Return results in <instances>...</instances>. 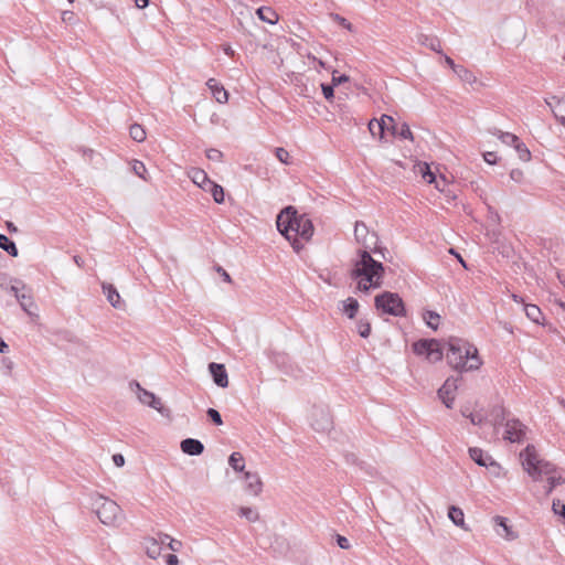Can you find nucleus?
I'll list each match as a JSON object with an SVG mask.
<instances>
[{
  "label": "nucleus",
  "mask_w": 565,
  "mask_h": 565,
  "mask_svg": "<svg viewBox=\"0 0 565 565\" xmlns=\"http://www.w3.org/2000/svg\"><path fill=\"white\" fill-rule=\"evenodd\" d=\"M276 225L279 233L291 244L295 252L299 253L303 245L302 241H310L315 227L307 214H299L292 205L284 207L276 217Z\"/></svg>",
  "instance_id": "nucleus-1"
},
{
  "label": "nucleus",
  "mask_w": 565,
  "mask_h": 565,
  "mask_svg": "<svg viewBox=\"0 0 565 565\" xmlns=\"http://www.w3.org/2000/svg\"><path fill=\"white\" fill-rule=\"evenodd\" d=\"M447 345L446 358L449 365L455 370L472 371L481 365L477 348L469 342L459 338H451Z\"/></svg>",
  "instance_id": "nucleus-2"
},
{
  "label": "nucleus",
  "mask_w": 565,
  "mask_h": 565,
  "mask_svg": "<svg viewBox=\"0 0 565 565\" xmlns=\"http://www.w3.org/2000/svg\"><path fill=\"white\" fill-rule=\"evenodd\" d=\"M373 252L367 249H358L356 258L353 260L350 277L352 279L362 278L369 282L383 284L385 268L382 262L372 257Z\"/></svg>",
  "instance_id": "nucleus-3"
},
{
  "label": "nucleus",
  "mask_w": 565,
  "mask_h": 565,
  "mask_svg": "<svg viewBox=\"0 0 565 565\" xmlns=\"http://www.w3.org/2000/svg\"><path fill=\"white\" fill-rule=\"evenodd\" d=\"M521 458L523 459V468L527 471L534 481L540 480L543 476L547 478L551 475L557 472V468L554 463L541 459L537 456L534 446H526L524 451L521 452Z\"/></svg>",
  "instance_id": "nucleus-4"
},
{
  "label": "nucleus",
  "mask_w": 565,
  "mask_h": 565,
  "mask_svg": "<svg viewBox=\"0 0 565 565\" xmlns=\"http://www.w3.org/2000/svg\"><path fill=\"white\" fill-rule=\"evenodd\" d=\"M93 509L99 521L107 526H119L125 520L122 509L106 497L98 495L95 498Z\"/></svg>",
  "instance_id": "nucleus-5"
},
{
  "label": "nucleus",
  "mask_w": 565,
  "mask_h": 565,
  "mask_svg": "<svg viewBox=\"0 0 565 565\" xmlns=\"http://www.w3.org/2000/svg\"><path fill=\"white\" fill-rule=\"evenodd\" d=\"M374 306L385 315L405 317L406 308L403 299L396 292L383 291L374 298Z\"/></svg>",
  "instance_id": "nucleus-6"
},
{
  "label": "nucleus",
  "mask_w": 565,
  "mask_h": 565,
  "mask_svg": "<svg viewBox=\"0 0 565 565\" xmlns=\"http://www.w3.org/2000/svg\"><path fill=\"white\" fill-rule=\"evenodd\" d=\"M354 236L356 242L362 245L360 249H367L370 252H373V254L375 255H381L384 260L387 259V248L377 245L379 237L376 233L373 232L372 234H370L366 225L363 222L355 223Z\"/></svg>",
  "instance_id": "nucleus-7"
},
{
  "label": "nucleus",
  "mask_w": 565,
  "mask_h": 565,
  "mask_svg": "<svg viewBox=\"0 0 565 565\" xmlns=\"http://www.w3.org/2000/svg\"><path fill=\"white\" fill-rule=\"evenodd\" d=\"M131 387H136L138 391V399L140 403L148 405L156 411H158L162 416H170V409L164 407L161 404V401L159 397H157L152 392H149L140 386V384L137 381H132L130 383Z\"/></svg>",
  "instance_id": "nucleus-8"
},
{
  "label": "nucleus",
  "mask_w": 565,
  "mask_h": 565,
  "mask_svg": "<svg viewBox=\"0 0 565 565\" xmlns=\"http://www.w3.org/2000/svg\"><path fill=\"white\" fill-rule=\"evenodd\" d=\"M15 285L10 287V291L15 297L17 301L20 303L23 311H25L29 316H33L34 312L32 308H36L34 305L32 295L26 289V286L22 281H15Z\"/></svg>",
  "instance_id": "nucleus-9"
},
{
  "label": "nucleus",
  "mask_w": 565,
  "mask_h": 565,
  "mask_svg": "<svg viewBox=\"0 0 565 565\" xmlns=\"http://www.w3.org/2000/svg\"><path fill=\"white\" fill-rule=\"evenodd\" d=\"M504 438L511 443L522 441L526 427L519 419H508L504 424Z\"/></svg>",
  "instance_id": "nucleus-10"
},
{
  "label": "nucleus",
  "mask_w": 565,
  "mask_h": 565,
  "mask_svg": "<svg viewBox=\"0 0 565 565\" xmlns=\"http://www.w3.org/2000/svg\"><path fill=\"white\" fill-rule=\"evenodd\" d=\"M470 458L481 467L500 469V465L495 462L490 455L484 452L481 448L470 447L469 448Z\"/></svg>",
  "instance_id": "nucleus-11"
},
{
  "label": "nucleus",
  "mask_w": 565,
  "mask_h": 565,
  "mask_svg": "<svg viewBox=\"0 0 565 565\" xmlns=\"http://www.w3.org/2000/svg\"><path fill=\"white\" fill-rule=\"evenodd\" d=\"M458 379L449 377L445 381L443 386L438 390V396L447 408L452 407L454 395L452 393L457 390Z\"/></svg>",
  "instance_id": "nucleus-12"
},
{
  "label": "nucleus",
  "mask_w": 565,
  "mask_h": 565,
  "mask_svg": "<svg viewBox=\"0 0 565 565\" xmlns=\"http://www.w3.org/2000/svg\"><path fill=\"white\" fill-rule=\"evenodd\" d=\"M209 371L213 379V382L222 388L228 386V375L224 364L211 362L209 364Z\"/></svg>",
  "instance_id": "nucleus-13"
},
{
  "label": "nucleus",
  "mask_w": 565,
  "mask_h": 565,
  "mask_svg": "<svg viewBox=\"0 0 565 565\" xmlns=\"http://www.w3.org/2000/svg\"><path fill=\"white\" fill-rule=\"evenodd\" d=\"M181 450L189 456H200L204 451V445L201 440L194 438H185L180 444Z\"/></svg>",
  "instance_id": "nucleus-14"
},
{
  "label": "nucleus",
  "mask_w": 565,
  "mask_h": 565,
  "mask_svg": "<svg viewBox=\"0 0 565 565\" xmlns=\"http://www.w3.org/2000/svg\"><path fill=\"white\" fill-rule=\"evenodd\" d=\"M206 86L217 103L224 104L228 100L227 90L215 78H209Z\"/></svg>",
  "instance_id": "nucleus-15"
},
{
  "label": "nucleus",
  "mask_w": 565,
  "mask_h": 565,
  "mask_svg": "<svg viewBox=\"0 0 565 565\" xmlns=\"http://www.w3.org/2000/svg\"><path fill=\"white\" fill-rule=\"evenodd\" d=\"M417 42L420 45L427 46L428 49H430L431 51H434L438 54L443 53L440 41L436 35H428V34L419 33L417 35Z\"/></svg>",
  "instance_id": "nucleus-16"
},
{
  "label": "nucleus",
  "mask_w": 565,
  "mask_h": 565,
  "mask_svg": "<svg viewBox=\"0 0 565 565\" xmlns=\"http://www.w3.org/2000/svg\"><path fill=\"white\" fill-rule=\"evenodd\" d=\"M246 490L254 495L262 491L263 482L257 473L245 472Z\"/></svg>",
  "instance_id": "nucleus-17"
},
{
  "label": "nucleus",
  "mask_w": 565,
  "mask_h": 565,
  "mask_svg": "<svg viewBox=\"0 0 565 565\" xmlns=\"http://www.w3.org/2000/svg\"><path fill=\"white\" fill-rule=\"evenodd\" d=\"M190 178L198 186H200L204 191H207L210 183H212V180H210L206 172L198 168L191 170Z\"/></svg>",
  "instance_id": "nucleus-18"
},
{
  "label": "nucleus",
  "mask_w": 565,
  "mask_h": 565,
  "mask_svg": "<svg viewBox=\"0 0 565 565\" xmlns=\"http://www.w3.org/2000/svg\"><path fill=\"white\" fill-rule=\"evenodd\" d=\"M143 546L146 550V554L150 558L156 559L157 557L160 556L162 547H161V543H159V541L157 539L146 537L143 540Z\"/></svg>",
  "instance_id": "nucleus-19"
},
{
  "label": "nucleus",
  "mask_w": 565,
  "mask_h": 565,
  "mask_svg": "<svg viewBox=\"0 0 565 565\" xmlns=\"http://www.w3.org/2000/svg\"><path fill=\"white\" fill-rule=\"evenodd\" d=\"M420 172L423 174V178L428 183H435V186L439 191H444V186L446 185V179L441 177V180L438 181L435 173L430 170L429 166L427 163L424 164V168L420 169Z\"/></svg>",
  "instance_id": "nucleus-20"
},
{
  "label": "nucleus",
  "mask_w": 565,
  "mask_h": 565,
  "mask_svg": "<svg viewBox=\"0 0 565 565\" xmlns=\"http://www.w3.org/2000/svg\"><path fill=\"white\" fill-rule=\"evenodd\" d=\"M396 125L393 117L388 115H383L380 120L373 119V126H376L379 131V137L382 139L384 137L385 130H390L392 132V126Z\"/></svg>",
  "instance_id": "nucleus-21"
},
{
  "label": "nucleus",
  "mask_w": 565,
  "mask_h": 565,
  "mask_svg": "<svg viewBox=\"0 0 565 565\" xmlns=\"http://www.w3.org/2000/svg\"><path fill=\"white\" fill-rule=\"evenodd\" d=\"M103 291L113 307L121 308L120 296L113 285L103 284Z\"/></svg>",
  "instance_id": "nucleus-22"
},
{
  "label": "nucleus",
  "mask_w": 565,
  "mask_h": 565,
  "mask_svg": "<svg viewBox=\"0 0 565 565\" xmlns=\"http://www.w3.org/2000/svg\"><path fill=\"white\" fill-rule=\"evenodd\" d=\"M523 310L526 315V317L533 321L534 323H537V324H543V313L540 309V307H537L536 305H533V303H526L524 305L523 307Z\"/></svg>",
  "instance_id": "nucleus-23"
},
{
  "label": "nucleus",
  "mask_w": 565,
  "mask_h": 565,
  "mask_svg": "<svg viewBox=\"0 0 565 565\" xmlns=\"http://www.w3.org/2000/svg\"><path fill=\"white\" fill-rule=\"evenodd\" d=\"M437 344V340L435 339H420L413 343V351L417 355H426L431 345Z\"/></svg>",
  "instance_id": "nucleus-24"
},
{
  "label": "nucleus",
  "mask_w": 565,
  "mask_h": 565,
  "mask_svg": "<svg viewBox=\"0 0 565 565\" xmlns=\"http://www.w3.org/2000/svg\"><path fill=\"white\" fill-rule=\"evenodd\" d=\"M257 17L269 24H275L278 21V14L270 7H260L256 11Z\"/></svg>",
  "instance_id": "nucleus-25"
},
{
  "label": "nucleus",
  "mask_w": 565,
  "mask_h": 565,
  "mask_svg": "<svg viewBox=\"0 0 565 565\" xmlns=\"http://www.w3.org/2000/svg\"><path fill=\"white\" fill-rule=\"evenodd\" d=\"M448 518L451 522L459 527L466 529L465 526V514L463 511L456 505H451L448 509Z\"/></svg>",
  "instance_id": "nucleus-26"
},
{
  "label": "nucleus",
  "mask_w": 565,
  "mask_h": 565,
  "mask_svg": "<svg viewBox=\"0 0 565 565\" xmlns=\"http://www.w3.org/2000/svg\"><path fill=\"white\" fill-rule=\"evenodd\" d=\"M320 415H321L320 419H315L312 422V427L315 430H318V431H327V430H329V428L332 425L331 417L328 413H326L322 409L320 411Z\"/></svg>",
  "instance_id": "nucleus-27"
},
{
  "label": "nucleus",
  "mask_w": 565,
  "mask_h": 565,
  "mask_svg": "<svg viewBox=\"0 0 565 565\" xmlns=\"http://www.w3.org/2000/svg\"><path fill=\"white\" fill-rule=\"evenodd\" d=\"M456 75L459 77V79L466 84L473 85L478 83L477 77L473 75V73L466 68L465 66L460 65L455 68Z\"/></svg>",
  "instance_id": "nucleus-28"
},
{
  "label": "nucleus",
  "mask_w": 565,
  "mask_h": 565,
  "mask_svg": "<svg viewBox=\"0 0 565 565\" xmlns=\"http://www.w3.org/2000/svg\"><path fill=\"white\" fill-rule=\"evenodd\" d=\"M490 417L494 426L504 425L507 418V411L501 405L493 406L490 412Z\"/></svg>",
  "instance_id": "nucleus-29"
},
{
  "label": "nucleus",
  "mask_w": 565,
  "mask_h": 565,
  "mask_svg": "<svg viewBox=\"0 0 565 565\" xmlns=\"http://www.w3.org/2000/svg\"><path fill=\"white\" fill-rule=\"evenodd\" d=\"M0 248L12 257H17L19 255L15 243L4 234H0Z\"/></svg>",
  "instance_id": "nucleus-30"
},
{
  "label": "nucleus",
  "mask_w": 565,
  "mask_h": 565,
  "mask_svg": "<svg viewBox=\"0 0 565 565\" xmlns=\"http://www.w3.org/2000/svg\"><path fill=\"white\" fill-rule=\"evenodd\" d=\"M359 310V302L356 299L349 297L343 301V312L348 318L353 319Z\"/></svg>",
  "instance_id": "nucleus-31"
},
{
  "label": "nucleus",
  "mask_w": 565,
  "mask_h": 565,
  "mask_svg": "<svg viewBox=\"0 0 565 565\" xmlns=\"http://www.w3.org/2000/svg\"><path fill=\"white\" fill-rule=\"evenodd\" d=\"M392 134L394 136H398L399 138H403V139H408V140L414 139L413 132L411 131V128L406 122H403L401 126L393 125Z\"/></svg>",
  "instance_id": "nucleus-32"
},
{
  "label": "nucleus",
  "mask_w": 565,
  "mask_h": 565,
  "mask_svg": "<svg viewBox=\"0 0 565 565\" xmlns=\"http://www.w3.org/2000/svg\"><path fill=\"white\" fill-rule=\"evenodd\" d=\"M228 465L237 472H241L245 468L244 457L241 452H233L228 458Z\"/></svg>",
  "instance_id": "nucleus-33"
},
{
  "label": "nucleus",
  "mask_w": 565,
  "mask_h": 565,
  "mask_svg": "<svg viewBox=\"0 0 565 565\" xmlns=\"http://www.w3.org/2000/svg\"><path fill=\"white\" fill-rule=\"evenodd\" d=\"M493 135L497 136L504 145L513 146L520 140L518 136L511 132H503L499 129L493 131Z\"/></svg>",
  "instance_id": "nucleus-34"
},
{
  "label": "nucleus",
  "mask_w": 565,
  "mask_h": 565,
  "mask_svg": "<svg viewBox=\"0 0 565 565\" xmlns=\"http://www.w3.org/2000/svg\"><path fill=\"white\" fill-rule=\"evenodd\" d=\"M494 522L498 526L502 527L503 532H504V536L508 539V540H513L516 537V535L514 534V532L511 530V526L508 524V519L504 518V516H495L494 518Z\"/></svg>",
  "instance_id": "nucleus-35"
},
{
  "label": "nucleus",
  "mask_w": 565,
  "mask_h": 565,
  "mask_svg": "<svg viewBox=\"0 0 565 565\" xmlns=\"http://www.w3.org/2000/svg\"><path fill=\"white\" fill-rule=\"evenodd\" d=\"M423 319L425 320L426 324L429 328H431L433 330H437L440 321V316L437 312L427 310L424 312Z\"/></svg>",
  "instance_id": "nucleus-36"
},
{
  "label": "nucleus",
  "mask_w": 565,
  "mask_h": 565,
  "mask_svg": "<svg viewBox=\"0 0 565 565\" xmlns=\"http://www.w3.org/2000/svg\"><path fill=\"white\" fill-rule=\"evenodd\" d=\"M207 191L211 192L216 203L221 204L224 202V189L222 185L212 181V183H210V186L207 188Z\"/></svg>",
  "instance_id": "nucleus-37"
},
{
  "label": "nucleus",
  "mask_w": 565,
  "mask_h": 565,
  "mask_svg": "<svg viewBox=\"0 0 565 565\" xmlns=\"http://www.w3.org/2000/svg\"><path fill=\"white\" fill-rule=\"evenodd\" d=\"M129 134L130 137L137 142H141L146 139V131L142 128V126L138 124H134L130 126Z\"/></svg>",
  "instance_id": "nucleus-38"
},
{
  "label": "nucleus",
  "mask_w": 565,
  "mask_h": 565,
  "mask_svg": "<svg viewBox=\"0 0 565 565\" xmlns=\"http://www.w3.org/2000/svg\"><path fill=\"white\" fill-rule=\"evenodd\" d=\"M443 349L440 348L439 342L437 341V344L430 347L426 358L430 362H438L443 359Z\"/></svg>",
  "instance_id": "nucleus-39"
},
{
  "label": "nucleus",
  "mask_w": 565,
  "mask_h": 565,
  "mask_svg": "<svg viewBox=\"0 0 565 565\" xmlns=\"http://www.w3.org/2000/svg\"><path fill=\"white\" fill-rule=\"evenodd\" d=\"M514 149L515 151L518 152L519 154V158L522 160V161H529L531 159V152L529 150V148L526 147V145L524 142H522L521 140H519L515 145H514Z\"/></svg>",
  "instance_id": "nucleus-40"
},
{
  "label": "nucleus",
  "mask_w": 565,
  "mask_h": 565,
  "mask_svg": "<svg viewBox=\"0 0 565 565\" xmlns=\"http://www.w3.org/2000/svg\"><path fill=\"white\" fill-rule=\"evenodd\" d=\"M358 281L356 289L361 292L367 294L371 289H377L382 286L379 282H369L366 280H362V278L355 279Z\"/></svg>",
  "instance_id": "nucleus-41"
},
{
  "label": "nucleus",
  "mask_w": 565,
  "mask_h": 565,
  "mask_svg": "<svg viewBox=\"0 0 565 565\" xmlns=\"http://www.w3.org/2000/svg\"><path fill=\"white\" fill-rule=\"evenodd\" d=\"M547 483H548V487L546 489V494H550L556 486L565 483V478H563L561 475H557V472H555V473L551 475L550 477H547Z\"/></svg>",
  "instance_id": "nucleus-42"
},
{
  "label": "nucleus",
  "mask_w": 565,
  "mask_h": 565,
  "mask_svg": "<svg viewBox=\"0 0 565 565\" xmlns=\"http://www.w3.org/2000/svg\"><path fill=\"white\" fill-rule=\"evenodd\" d=\"M546 104L550 106L556 118H558L557 107L564 106L565 108V102L559 99L557 96H551L550 99H546Z\"/></svg>",
  "instance_id": "nucleus-43"
},
{
  "label": "nucleus",
  "mask_w": 565,
  "mask_h": 565,
  "mask_svg": "<svg viewBox=\"0 0 565 565\" xmlns=\"http://www.w3.org/2000/svg\"><path fill=\"white\" fill-rule=\"evenodd\" d=\"M239 515L246 518L249 522H255L258 520V513L252 508H241Z\"/></svg>",
  "instance_id": "nucleus-44"
},
{
  "label": "nucleus",
  "mask_w": 565,
  "mask_h": 565,
  "mask_svg": "<svg viewBox=\"0 0 565 565\" xmlns=\"http://www.w3.org/2000/svg\"><path fill=\"white\" fill-rule=\"evenodd\" d=\"M132 170L136 175H138L139 178H141L143 180H147V178H146L147 169L141 161L135 160L132 163Z\"/></svg>",
  "instance_id": "nucleus-45"
},
{
  "label": "nucleus",
  "mask_w": 565,
  "mask_h": 565,
  "mask_svg": "<svg viewBox=\"0 0 565 565\" xmlns=\"http://www.w3.org/2000/svg\"><path fill=\"white\" fill-rule=\"evenodd\" d=\"M206 415L215 425L220 426L223 424L222 416L217 409L210 407L206 411Z\"/></svg>",
  "instance_id": "nucleus-46"
},
{
  "label": "nucleus",
  "mask_w": 565,
  "mask_h": 565,
  "mask_svg": "<svg viewBox=\"0 0 565 565\" xmlns=\"http://www.w3.org/2000/svg\"><path fill=\"white\" fill-rule=\"evenodd\" d=\"M358 332L362 338H367L371 333V324L367 321L360 320L358 322Z\"/></svg>",
  "instance_id": "nucleus-47"
},
{
  "label": "nucleus",
  "mask_w": 565,
  "mask_h": 565,
  "mask_svg": "<svg viewBox=\"0 0 565 565\" xmlns=\"http://www.w3.org/2000/svg\"><path fill=\"white\" fill-rule=\"evenodd\" d=\"M275 152H276V157H277V159H278L281 163H285V164H289V163H290V162H289V158H290V156H289V152H288L286 149H284V148H280V147H279V148H276V151H275Z\"/></svg>",
  "instance_id": "nucleus-48"
},
{
  "label": "nucleus",
  "mask_w": 565,
  "mask_h": 565,
  "mask_svg": "<svg viewBox=\"0 0 565 565\" xmlns=\"http://www.w3.org/2000/svg\"><path fill=\"white\" fill-rule=\"evenodd\" d=\"M322 94L326 99L331 100L334 97V85L333 84H321Z\"/></svg>",
  "instance_id": "nucleus-49"
},
{
  "label": "nucleus",
  "mask_w": 565,
  "mask_h": 565,
  "mask_svg": "<svg viewBox=\"0 0 565 565\" xmlns=\"http://www.w3.org/2000/svg\"><path fill=\"white\" fill-rule=\"evenodd\" d=\"M206 157L212 161H221L223 158V153L222 151L212 148L206 151Z\"/></svg>",
  "instance_id": "nucleus-50"
},
{
  "label": "nucleus",
  "mask_w": 565,
  "mask_h": 565,
  "mask_svg": "<svg viewBox=\"0 0 565 565\" xmlns=\"http://www.w3.org/2000/svg\"><path fill=\"white\" fill-rule=\"evenodd\" d=\"M553 511L565 518V503H562L561 500H553Z\"/></svg>",
  "instance_id": "nucleus-51"
},
{
  "label": "nucleus",
  "mask_w": 565,
  "mask_h": 565,
  "mask_svg": "<svg viewBox=\"0 0 565 565\" xmlns=\"http://www.w3.org/2000/svg\"><path fill=\"white\" fill-rule=\"evenodd\" d=\"M167 546L169 550L173 552H179L182 547V542L171 537L170 541L167 543Z\"/></svg>",
  "instance_id": "nucleus-52"
},
{
  "label": "nucleus",
  "mask_w": 565,
  "mask_h": 565,
  "mask_svg": "<svg viewBox=\"0 0 565 565\" xmlns=\"http://www.w3.org/2000/svg\"><path fill=\"white\" fill-rule=\"evenodd\" d=\"M484 161L489 164H494L498 161V156L495 152L488 151L483 154Z\"/></svg>",
  "instance_id": "nucleus-53"
},
{
  "label": "nucleus",
  "mask_w": 565,
  "mask_h": 565,
  "mask_svg": "<svg viewBox=\"0 0 565 565\" xmlns=\"http://www.w3.org/2000/svg\"><path fill=\"white\" fill-rule=\"evenodd\" d=\"M337 544L343 550L350 548L349 540L340 534L337 535Z\"/></svg>",
  "instance_id": "nucleus-54"
},
{
  "label": "nucleus",
  "mask_w": 565,
  "mask_h": 565,
  "mask_svg": "<svg viewBox=\"0 0 565 565\" xmlns=\"http://www.w3.org/2000/svg\"><path fill=\"white\" fill-rule=\"evenodd\" d=\"M510 178L515 182H521L523 179V171L520 169H513L510 172Z\"/></svg>",
  "instance_id": "nucleus-55"
},
{
  "label": "nucleus",
  "mask_w": 565,
  "mask_h": 565,
  "mask_svg": "<svg viewBox=\"0 0 565 565\" xmlns=\"http://www.w3.org/2000/svg\"><path fill=\"white\" fill-rule=\"evenodd\" d=\"M215 270L221 275L224 281L232 282L230 274L220 265L215 266Z\"/></svg>",
  "instance_id": "nucleus-56"
},
{
  "label": "nucleus",
  "mask_w": 565,
  "mask_h": 565,
  "mask_svg": "<svg viewBox=\"0 0 565 565\" xmlns=\"http://www.w3.org/2000/svg\"><path fill=\"white\" fill-rule=\"evenodd\" d=\"M348 81H349V76H348V75H345V74H342V75H340V76H335V75L333 74V76H332V84H333L334 86H338V85H340V84H342V83H345V82H348Z\"/></svg>",
  "instance_id": "nucleus-57"
},
{
  "label": "nucleus",
  "mask_w": 565,
  "mask_h": 565,
  "mask_svg": "<svg viewBox=\"0 0 565 565\" xmlns=\"http://www.w3.org/2000/svg\"><path fill=\"white\" fill-rule=\"evenodd\" d=\"M113 461L115 466L122 467L125 465V457L121 454H115L113 456Z\"/></svg>",
  "instance_id": "nucleus-58"
},
{
  "label": "nucleus",
  "mask_w": 565,
  "mask_h": 565,
  "mask_svg": "<svg viewBox=\"0 0 565 565\" xmlns=\"http://www.w3.org/2000/svg\"><path fill=\"white\" fill-rule=\"evenodd\" d=\"M166 563H167V565H178L179 564V558L174 554H168L166 556Z\"/></svg>",
  "instance_id": "nucleus-59"
},
{
  "label": "nucleus",
  "mask_w": 565,
  "mask_h": 565,
  "mask_svg": "<svg viewBox=\"0 0 565 565\" xmlns=\"http://www.w3.org/2000/svg\"><path fill=\"white\" fill-rule=\"evenodd\" d=\"M469 418H470V422L473 424V425H481L482 423V416L480 414H470L469 415Z\"/></svg>",
  "instance_id": "nucleus-60"
},
{
  "label": "nucleus",
  "mask_w": 565,
  "mask_h": 565,
  "mask_svg": "<svg viewBox=\"0 0 565 565\" xmlns=\"http://www.w3.org/2000/svg\"><path fill=\"white\" fill-rule=\"evenodd\" d=\"M333 17H334V20H337L341 25H343L344 28H347L349 30L351 29V23L348 22L347 19L340 17L339 14H334Z\"/></svg>",
  "instance_id": "nucleus-61"
},
{
  "label": "nucleus",
  "mask_w": 565,
  "mask_h": 565,
  "mask_svg": "<svg viewBox=\"0 0 565 565\" xmlns=\"http://www.w3.org/2000/svg\"><path fill=\"white\" fill-rule=\"evenodd\" d=\"M171 536L166 533H159V537L157 539L159 543H161V546L167 544L170 541Z\"/></svg>",
  "instance_id": "nucleus-62"
},
{
  "label": "nucleus",
  "mask_w": 565,
  "mask_h": 565,
  "mask_svg": "<svg viewBox=\"0 0 565 565\" xmlns=\"http://www.w3.org/2000/svg\"><path fill=\"white\" fill-rule=\"evenodd\" d=\"M6 226H7V230L9 231V233H11V234H15L19 232L18 227L10 221L6 223Z\"/></svg>",
  "instance_id": "nucleus-63"
},
{
  "label": "nucleus",
  "mask_w": 565,
  "mask_h": 565,
  "mask_svg": "<svg viewBox=\"0 0 565 565\" xmlns=\"http://www.w3.org/2000/svg\"><path fill=\"white\" fill-rule=\"evenodd\" d=\"M565 111V108L564 106H561V107H557V113H558V120L565 125V116H563L562 114Z\"/></svg>",
  "instance_id": "nucleus-64"
}]
</instances>
